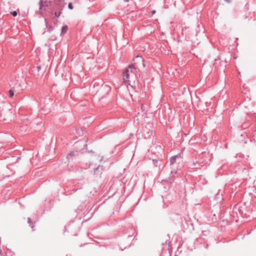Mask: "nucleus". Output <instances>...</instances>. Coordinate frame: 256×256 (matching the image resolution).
<instances>
[{
  "label": "nucleus",
  "mask_w": 256,
  "mask_h": 256,
  "mask_svg": "<svg viewBox=\"0 0 256 256\" xmlns=\"http://www.w3.org/2000/svg\"><path fill=\"white\" fill-rule=\"evenodd\" d=\"M140 75L139 70L133 64H131L124 70L123 79L126 83L133 86Z\"/></svg>",
  "instance_id": "f257e3e1"
},
{
  "label": "nucleus",
  "mask_w": 256,
  "mask_h": 256,
  "mask_svg": "<svg viewBox=\"0 0 256 256\" xmlns=\"http://www.w3.org/2000/svg\"><path fill=\"white\" fill-rule=\"evenodd\" d=\"M178 158V155H176L175 156H172L170 158V164H174V162H176V160L177 158Z\"/></svg>",
  "instance_id": "f03ea898"
},
{
  "label": "nucleus",
  "mask_w": 256,
  "mask_h": 256,
  "mask_svg": "<svg viewBox=\"0 0 256 256\" xmlns=\"http://www.w3.org/2000/svg\"><path fill=\"white\" fill-rule=\"evenodd\" d=\"M68 30V27L66 26H63L62 28V34H65Z\"/></svg>",
  "instance_id": "7ed1b4c3"
},
{
  "label": "nucleus",
  "mask_w": 256,
  "mask_h": 256,
  "mask_svg": "<svg viewBox=\"0 0 256 256\" xmlns=\"http://www.w3.org/2000/svg\"><path fill=\"white\" fill-rule=\"evenodd\" d=\"M52 14H54L55 15L56 17V18H58L60 14H61V12H57L56 11H52Z\"/></svg>",
  "instance_id": "20e7f679"
},
{
  "label": "nucleus",
  "mask_w": 256,
  "mask_h": 256,
  "mask_svg": "<svg viewBox=\"0 0 256 256\" xmlns=\"http://www.w3.org/2000/svg\"><path fill=\"white\" fill-rule=\"evenodd\" d=\"M9 94H10V97H12L14 94V91L12 90H9Z\"/></svg>",
  "instance_id": "39448f33"
},
{
  "label": "nucleus",
  "mask_w": 256,
  "mask_h": 256,
  "mask_svg": "<svg viewBox=\"0 0 256 256\" xmlns=\"http://www.w3.org/2000/svg\"><path fill=\"white\" fill-rule=\"evenodd\" d=\"M68 7L70 9L72 10L73 8L72 4V3H70L68 5Z\"/></svg>",
  "instance_id": "423d86ee"
},
{
  "label": "nucleus",
  "mask_w": 256,
  "mask_h": 256,
  "mask_svg": "<svg viewBox=\"0 0 256 256\" xmlns=\"http://www.w3.org/2000/svg\"><path fill=\"white\" fill-rule=\"evenodd\" d=\"M11 14L14 16H17V12L16 11L12 12Z\"/></svg>",
  "instance_id": "0eeeda50"
},
{
  "label": "nucleus",
  "mask_w": 256,
  "mask_h": 256,
  "mask_svg": "<svg viewBox=\"0 0 256 256\" xmlns=\"http://www.w3.org/2000/svg\"><path fill=\"white\" fill-rule=\"evenodd\" d=\"M42 2L40 1V9L42 8Z\"/></svg>",
  "instance_id": "6e6552de"
},
{
  "label": "nucleus",
  "mask_w": 256,
  "mask_h": 256,
  "mask_svg": "<svg viewBox=\"0 0 256 256\" xmlns=\"http://www.w3.org/2000/svg\"><path fill=\"white\" fill-rule=\"evenodd\" d=\"M28 223H30L31 222V220H30V218H28Z\"/></svg>",
  "instance_id": "1a4fd4ad"
},
{
  "label": "nucleus",
  "mask_w": 256,
  "mask_h": 256,
  "mask_svg": "<svg viewBox=\"0 0 256 256\" xmlns=\"http://www.w3.org/2000/svg\"><path fill=\"white\" fill-rule=\"evenodd\" d=\"M225 1L228 3H230V0H225Z\"/></svg>",
  "instance_id": "9d476101"
},
{
  "label": "nucleus",
  "mask_w": 256,
  "mask_h": 256,
  "mask_svg": "<svg viewBox=\"0 0 256 256\" xmlns=\"http://www.w3.org/2000/svg\"><path fill=\"white\" fill-rule=\"evenodd\" d=\"M124 1L125 2H128L129 1V0H124Z\"/></svg>",
  "instance_id": "9b49d317"
}]
</instances>
